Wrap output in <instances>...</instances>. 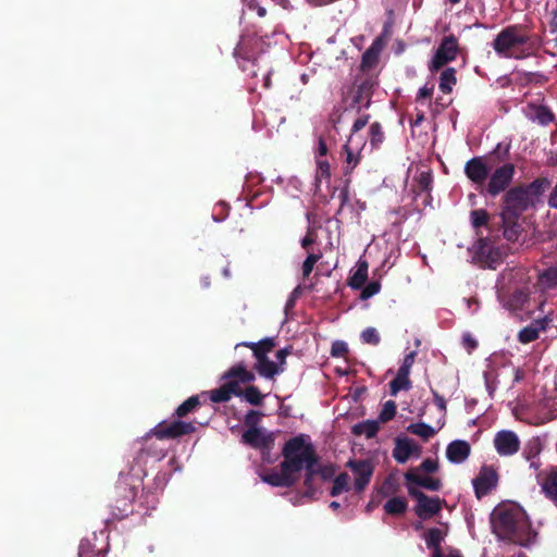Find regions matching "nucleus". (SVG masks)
I'll use <instances>...</instances> for the list:
<instances>
[{"mask_svg":"<svg viewBox=\"0 0 557 557\" xmlns=\"http://www.w3.org/2000/svg\"><path fill=\"white\" fill-rule=\"evenodd\" d=\"M282 455L284 460L280 468L262 474V482L272 486L288 487L299 479L301 470L313 472L317 456L308 435L299 434L288 440L282 448Z\"/></svg>","mask_w":557,"mask_h":557,"instance_id":"nucleus-1","label":"nucleus"},{"mask_svg":"<svg viewBox=\"0 0 557 557\" xmlns=\"http://www.w3.org/2000/svg\"><path fill=\"white\" fill-rule=\"evenodd\" d=\"M491 524L498 540L524 547L532 545L537 535L527 512L516 504H502L495 507L491 513Z\"/></svg>","mask_w":557,"mask_h":557,"instance_id":"nucleus-2","label":"nucleus"},{"mask_svg":"<svg viewBox=\"0 0 557 557\" xmlns=\"http://www.w3.org/2000/svg\"><path fill=\"white\" fill-rule=\"evenodd\" d=\"M498 298L504 307L511 310H521L530 296L529 277L522 270L510 271L502 275Z\"/></svg>","mask_w":557,"mask_h":557,"instance_id":"nucleus-3","label":"nucleus"},{"mask_svg":"<svg viewBox=\"0 0 557 557\" xmlns=\"http://www.w3.org/2000/svg\"><path fill=\"white\" fill-rule=\"evenodd\" d=\"M223 379L226 382L220 388L209 392V397L213 403H225L231 399L232 395L240 396V384L252 382L255 374L240 363L230 369Z\"/></svg>","mask_w":557,"mask_h":557,"instance_id":"nucleus-4","label":"nucleus"},{"mask_svg":"<svg viewBox=\"0 0 557 557\" xmlns=\"http://www.w3.org/2000/svg\"><path fill=\"white\" fill-rule=\"evenodd\" d=\"M274 343L272 339H263L259 344H253V356L256 358L255 368L259 374L267 379H272L283 372V368L276 362L268 359L267 354L272 350Z\"/></svg>","mask_w":557,"mask_h":557,"instance_id":"nucleus-5","label":"nucleus"},{"mask_svg":"<svg viewBox=\"0 0 557 557\" xmlns=\"http://www.w3.org/2000/svg\"><path fill=\"white\" fill-rule=\"evenodd\" d=\"M531 206H534V203L523 187L510 189L505 196L504 221L506 222L509 218H517Z\"/></svg>","mask_w":557,"mask_h":557,"instance_id":"nucleus-6","label":"nucleus"},{"mask_svg":"<svg viewBox=\"0 0 557 557\" xmlns=\"http://www.w3.org/2000/svg\"><path fill=\"white\" fill-rule=\"evenodd\" d=\"M525 41L527 37L520 34L516 27H507L497 35L493 47L500 57L511 58L513 57V50Z\"/></svg>","mask_w":557,"mask_h":557,"instance_id":"nucleus-7","label":"nucleus"},{"mask_svg":"<svg viewBox=\"0 0 557 557\" xmlns=\"http://www.w3.org/2000/svg\"><path fill=\"white\" fill-rule=\"evenodd\" d=\"M458 50L459 47L456 37L453 35L444 37L429 63L430 72L434 73L444 67L447 63L454 61L457 58Z\"/></svg>","mask_w":557,"mask_h":557,"instance_id":"nucleus-8","label":"nucleus"},{"mask_svg":"<svg viewBox=\"0 0 557 557\" xmlns=\"http://www.w3.org/2000/svg\"><path fill=\"white\" fill-rule=\"evenodd\" d=\"M492 170L493 164L482 157L472 158L465 165L467 177L478 186H483L486 183Z\"/></svg>","mask_w":557,"mask_h":557,"instance_id":"nucleus-9","label":"nucleus"},{"mask_svg":"<svg viewBox=\"0 0 557 557\" xmlns=\"http://www.w3.org/2000/svg\"><path fill=\"white\" fill-rule=\"evenodd\" d=\"M515 174V166L511 163H505L496 168L490 175L487 193L496 196L510 184Z\"/></svg>","mask_w":557,"mask_h":557,"instance_id":"nucleus-10","label":"nucleus"},{"mask_svg":"<svg viewBox=\"0 0 557 557\" xmlns=\"http://www.w3.org/2000/svg\"><path fill=\"white\" fill-rule=\"evenodd\" d=\"M242 441L253 448L269 450L274 443V433L262 428L252 426L244 432Z\"/></svg>","mask_w":557,"mask_h":557,"instance_id":"nucleus-11","label":"nucleus"},{"mask_svg":"<svg viewBox=\"0 0 557 557\" xmlns=\"http://www.w3.org/2000/svg\"><path fill=\"white\" fill-rule=\"evenodd\" d=\"M366 147L364 136H349L347 143L344 146L346 153L345 160V172L350 173L360 162V154Z\"/></svg>","mask_w":557,"mask_h":557,"instance_id":"nucleus-12","label":"nucleus"},{"mask_svg":"<svg viewBox=\"0 0 557 557\" xmlns=\"http://www.w3.org/2000/svg\"><path fill=\"white\" fill-rule=\"evenodd\" d=\"M494 446L500 456H511L519 450L520 441L515 432L503 430L496 433Z\"/></svg>","mask_w":557,"mask_h":557,"instance_id":"nucleus-13","label":"nucleus"},{"mask_svg":"<svg viewBox=\"0 0 557 557\" xmlns=\"http://www.w3.org/2000/svg\"><path fill=\"white\" fill-rule=\"evenodd\" d=\"M409 493L417 498L416 512L421 519H428L441 510L438 497H429L421 492L414 491L412 487H409Z\"/></svg>","mask_w":557,"mask_h":557,"instance_id":"nucleus-14","label":"nucleus"},{"mask_svg":"<svg viewBox=\"0 0 557 557\" xmlns=\"http://www.w3.org/2000/svg\"><path fill=\"white\" fill-rule=\"evenodd\" d=\"M195 428L190 422L174 421L170 424L160 423L157 425L152 433L160 440L173 438L184 434L194 432Z\"/></svg>","mask_w":557,"mask_h":557,"instance_id":"nucleus-15","label":"nucleus"},{"mask_svg":"<svg viewBox=\"0 0 557 557\" xmlns=\"http://www.w3.org/2000/svg\"><path fill=\"white\" fill-rule=\"evenodd\" d=\"M348 466L355 475L354 487L356 492L363 491L372 476V466L368 461H349Z\"/></svg>","mask_w":557,"mask_h":557,"instance_id":"nucleus-16","label":"nucleus"},{"mask_svg":"<svg viewBox=\"0 0 557 557\" xmlns=\"http://www.w3.org/2000/svg\"><path fill=\"white\" fill-rule=\"evenodd\" d=\"M497 484V474L491 468H482L473 480L474 491L478 497L487 494Z\"/></svg>","mask_w":557,"mask_h":557,"instance_id":"nucleus-17","label":"nucleus"},{"mask_svg":"<svg viewBox=\"0 0 557 557\" xmlns=\"http://www.w3.org/2000/svg\"><path fill=\"white\" fill-rule=\"evenodd\" d=\"M420 447L410 438H398L393 451L394 458L399 463H405L411 456H420Z\"/></svg>","mask_w":557,"mask_h":557,"instance_id":"nucleus-18","label":"nucleus"},{"mask_svg":"<svg viewBox=\"0 0 557 557\" xmlns=\"http://www.w3.org/2000/svg\"><path fill=\"white\" fill-rule=\"evenodd\" d=\"M407 482L424 487L430 491H437L441 487L438 479L422 474L420 469H411L405 474Z\"/></svg>","mask_w":557,"mask_h":557,"instance_id":"nucleus-19","label":"nucleus"},{"mask_svg":"<svg viewBox=\"0 0 557 557\" xmlns=\"http://www.w3.org/2000/svg\"><path fill=\"white\" fill-rule=\"evenodd\" d=\"M548 324V319L545 317L541 320H535L530 325L522 329L518 334V339L522 344H528L535 341L541 331H544Z\"/></svg>","mask_w":557,"mask_h":557,"instance_id":"nucleus-20","label":"nucleus"},{"mask_svg":"<svg viewBox=\"0 0 557 557\" xmlns=\"http://www.w3.org/2000/svg\"><path fill=\"white\" fill-rule=\"evenodd\" d=\"M470 454V446L465 441H454L446 449V456L449 461L460 463L465 461Z\"/></svg>","mask_w":557,"mask_h":557,"instance_id":"nucleus-21","label":"nucleus"},{"mask_svg":"<svg viewBox=\"0 0 557 557\" xmlns=\"http://www.w3.org/2000/svg\"><path fill=\"white\" fill-rule=\"evenodd\" d=\"M525 114L529 120L543 126L548 125L554 120L553 112L544 106L530 104Z\"/></svg>","mask_w":557,"mask_h":557,"instance_id":"nucleus-22","label":"nucleus"},{"mask_svg":"<svg viewBox=\"0 0 557 557\" xmlns=\"http://www.w3.org/2000/svg\"><path fill=\"white\" fill-rule=\"evenodd\" d=\"M542 492L557 506V471H552L545 476H537Z\"/></svg>","mask_w":557,"mask_h":557,"instance_id":"nucleus-23","label":"nucleus"},{"mask_svg":"<svg viewBox=\"0 0 557 557\" xmlns=\"http://www.w3.org/2000/svg\"><path fill=\"white\" fill-rule=\"evenodd\" d=\"M446 532L440 528H432L424 534V541L428 548L432 549V553L443 552L442 543L444 542Z\"/></svg>","mask_w":557,"mask_h":557,"instance_id":"nucleus-24","label":"nucleus"},{"mask_svg":"<svg viewBox=\"0 0 557 557\" xmlns=\"http://www.w3.org/2000/svg\"><path fill=\"white\" fill-rule=\"evenodd\" d=\"M443 425L444 423H441L440 426L435 429L424 422H419L408 425L407 431L411 434L421 437L424 441H428L429 438L434 436Z\"/></svg>","mask_w":557,"mask_h":557,"instance_id":"nucleus-25","label":"nucleus"},{"mask_svg":"<svg viewBox=\"0 0 557 557\" xmlns=\"http://www.w3.org/2000/svg\"><path fill=\"white\" fill-rule=\"evenodd\" d=\"M381 50L382 45L380 40H374L373 44L367 49V51L362 55V69H371L372 66H374L377 62Z\"/></svg>","mask_w":557,"mask_h":557,"instance_id":"nucleus-26","label":"nucleus"},{"mask_svg":"<svg viewBox=\"0 0 557 557\" xmlns=\"http://www.w3.org/2000/svg\"><path fill=\"white\" fill-rule=\"evenodd\" d=\"M368 278V263L366 261H359L357 268L350 277L349 285L355 288H361Z\"/></svg>","mask_w":557,"mask_h":557,"instance_id":"nucleus-27","label":"nucleus"},{"mask_svg":"<svg viewBox=\"0 0 557 557\" xmlns=\"http://www.w3.org/2000/svg\"><path fill=\"white\" fill-rule=\"evenodd\" d=\"M557 285V268H549L543 271L537 278L539 288L544 292Z\"/></svg>","mask_w":557,"mask_h":557,"instance_id":"nucleus-28","label":"nucleus"},{"mask_svg":"<svg viewBox=\"0 0 557 557\" xmlns=\"http://www.w3.org/2000/svg\"><path fill=\"white\" fill-rule=\"evenodd\" d=\"M380 422L377 420H367L356 424L352 432L356 435H363L367 438L373 437L379 431Z\"/></svg>","mask_w":557,"mask_h":557,"instance_id":"nucleus-29","label":"nucleus"},{"mask_svg":"<svg viewBox=\"0 0 557 557\" xmlns=\"http://www.w3.org/2000/svg\"><path fill=\"white\" fill-rule=\"evenodd\" d=\"M456 71L454 67L445 69L440 78V89L444 94H449L453 90V87L456 85Z\"/></svg>","mask_w":557,"mask_h":557,"instance_id":"nucleus-30","label":"nucleus"},{"mask_svg":"<svg viewBox=\"0 0 557 557\" xmlns=\"http://www.w3.org/2000/svg\"><path fill=\"white\" fill-rule=\"evenodd\" d=\"M548 186L549 182L547 180H536L523 188L528 191L531 200L535 205Z\"/></svg>","mask_w":557,"mask_h":557,"instance_id":"nucleus-31","label":"nucleus"},{"mask_svg":"<svg viewBox=\"0 0 557 557\" xmlns=\"http://www.w3.org/2000/svg\"><path fill=\"white\" fill-rule=\"evenodd\" d=\"M391 394L396 396L400 391H408L411 387L409 375L397 372L396 377L391 382Z\"/></svg>","mask_w":557,"mask_h":557,"instance_id":"nucleus-32","label":"nucleus"},{"mask_svg":"<svg viewBox=\"0 0 557 557\" xmlns=\"http://www.w3.org/2000/svg\"><path fill=\"white\" fill-rule=\"evenodd\" d=\"M407 509V502L404 497H393L384 505V510L388 515H400Z\"/></svg>","mask_w":557,"mask_h":557,"instance_id":"nucleus-33","label":"nucleus"},{"mask_svg":"<svg viewBox=\"0 0 557 557\" xmlns=\"http://www.w3.org/2000/svg\"><path fill=\"white\" fill-rule=\"evenodd\" d=\"M350 486V476L347 473H341L333 482L331 491L332 496H337L344 492H347Z\"/></svg>","mask_w":557,"mask_h":557,"instance_id":"nucleus-34","label":"nucleus"},{"mask_svg":"<svg viewBox=\"0 0 557 557\" xmlns=\"http://www.w3.org/2000/svg\"><path fill=\"white\" fill-rule=\"evenodd\" d=\"M396 409H397L396 403L393 400H387L383 405V408L377 417V421L380 423H385V422L392 420L396 414Z\"/></svg>","mask_w":557,"mask_h":557,"instance_id":"nucleus-35","label":"nucleus"},{"mask_svg":"<svg viewBox=\"0 0 557 557\" xmlns=\"http://www.w3.org/2000/svg\"><path fill=\"white\" fill-rule=\"evenodd\" d=\"M249 404L260 405L263 396L256 386H248L242 395Z\"/></svg>","mask_w":557,"mask_h":557,"instance_id":"nucleus-36","label":"nucleus"},{"mask_svg":"<svg viewBox=\"0 0 557 557\" xmlns=\"http://www.w3.org/2000/svg\"><path fill=\"white\" fill-rule=\"evenodd\" d=\"M199 405L198 396H191L187 400H185L182 405L176 409V414L178 417H184L191 410H194Z\"/></svg>","mask_w":557,"mask_h":557,"instance_id":"nucleus-37","label":"nucleus"},{"mask_svg":"<svg viewBox=\"0 0 557 557\" xmlns=\"http://www.w3.org/2000/svg\"><path fill=\"white\" fill-rule=\"evenodd\" d=\"M369 133H370V137H371L370 138L371 146L374 148L379 147L383 143V139H384V134L382 132L380 124H377V123L371 124Z\"/></svg>","mask_w":557,"mask_h":557,"instance_id":"nucleus-38","label":"nucleus"},{"mask_svg":"<svg viewBox=\"0 0 557 557\" xmlns=\"http://www.w3.org/2000/svg\"><path fill=\"white\" fill-rule=\"evenodd\" d=\"M317 162V177L319 180L322 178H330L331 176V170H330V163L326 158H318L315 159Z\"/></svg>","mask_w":557,"mask_h":557,"instance_id":"nucleus-39","label":"nucleus"},{"mask_svg":"<svg viewBox=\"0 0 557 557\" xmlns=\"http://www.w3.org/2000/svg\"><path fill=\"white\" fill-rule=\"evenodd\" d=\"M78 557H96L95 545L91 540H82L78 548Z\"/></svg>","mask_w":557,"mask_h":557,"instance_id":"nucleus-40","label":"nucleus"},{"mask_svg":"<svg viewBox=\"0 0 557 557\" xmlns=\"http://www.w3.org/2000/svg\"><path fill=\"white\" fill-rule=\"evenodd\" d=\"M321 255L309 253L302 263V276L308 277L312 272L314 264L320 260Z\"/></svg>","mask_w":557,"mask_h":557,"instance_id":"nucleus-41","label":"nucleus"},{"mask_svg":"<svg viewBox=\"0 0 557 557\" xmlns=\"http://www.w3.org/2000/svg\"><path fill=\"white\" fill-rule=\"evenodd\" d=\"M361 339L366 344L377 345L380 343V335L374 327H367L361 333Z\"/></svg>","mask_w":557,"mask_h":557,"instance_id":"nucleus-42","label":"nucleus"},{"mask_svg":"<svg viewBox=\"0 0 557 557\" xmlns=\"http://www.w3.org/2000/svg\"><path fill=\"white\" fill-rule=\"evenodd\" d=\"M487 216L488 215L485 210H473L470 214L471 224L473 225V227H480L487 222Z\"/></svg>","mask_w":557,"mask_h":557,"instance_id":"nucleus-43","label":"nucleus"},{"mask_svg":"<svg viewBox=\"0 0 557 557\" xmlns=\"http://www.w3.org/2000/svg\"><path fill=\"white\" fill-rule=\"evenodd\" d=\"M416 355H417L416 351H411L408 355H406L405 358H404L403 364L398 369V372H400L403 374H406V375H409L411 367H412V364L414 362V359H416Z\"/></svg>","mask_w":557,"mask_h":557,"instance_id":"nucleus-44","label":"nucleus"},{"mask_svg":"<svg viewBox=\"0 0 557 557\" xmlns=\"http://www.w3.org/2000/svg\"><path fill=\"white\" fill-rule=\"evenodd\" d=\"M381 289V285L379 282H370L369 284H367L362 292H361V298L362 299H368L374 295H376Z\"/></svg>","mask_w":557,"mask_h":557,"instance_id":"nucleus-45","label":"nucleus"},{"mask_svg":"<svg viewBox=\"0 0 557 557\" xmlns=\"http://www.w3.org/2000/svg\"><path fill=\"white\" fill-rule=\"evenodd\" d=\"M348 351V346L343 341H336L332 344L331 355L333 357H343Z\"/></svg>","mask_w":557,"mask_h":557,"instance_id":"nucleus-46","label":"nucleus"},{"mask_svg":"<svg viewBox=\"0 0 557 557\" xmlns=\"http://www.w3.org/2000/svg\"><path fill=\"white\" fill-rule=\"evenodd\" d=\"M368 124V116H362V117H359L358 120L355 121L354 125H352V129H351V134L350 136H362L361 134H359V132L364 128V126Z\"/></svg>","mask_w":557,"mask_h":557,"instance_id":"nucleus-47","label":"nucleus"},{"mask_svg":"<svg viewBox=\"0 0 557 557\" xmlns=\"http://www.w3.org/2000/svg\"><path fill=\"white\" fill-rule=\"evenodd\" d=\"M431 557H461L457 549L446 547L443 552L432 553Z\"/></svg>","mask_w":557,"mask_h":557,"instance_id":"nucleus-48","label":"nucleus"},{"mask_svg":"<svg viewBox=\"0 0 557 557\" xmlns=\"http://www.w3.org/2000/svg\"><path fill=\"white\" fill-rule=\"evenodd\" d=\"M420 470H423L425 473H432L437 470V462L433 459H425L420 468Z\"/></svg>","mask_w":557,"mask_h":557,"instance_id":"nucleus-49","label":"nucleus"},{"mask_svg":"<svg viewBox=\"0 0 557 557\" xmlns=\"http://www.w3.org/2000/svg\"><path fill=\"white\" fill-rule=\"evenodd\" d=\"M327 147L325 141L322 138H319L318 147L315 150V159L318 158H326Z\"/></svg>","mask_w":557,"mask_h":557,"instance_id":"nucleus-50","label":"nucleus"},{"mask_svg":"<svg viewBox=\"0 0 557 557\" xmlns=\"http://www.w3.org/2000/svg\"><path fill=\"white\" fill-rule=\"evenodd\" d=\"M247 8L249 10H256L257 11V14L260 16V17H263L265 16L267 14V10L265 8L259 5L255 0H249L247 2Z\"/></svg>","mask_w":557,"mask_h":557,"instance_id":"nucleus-51","label":"nucleus"},{"mask_svg":"<svg viewBox=\"0 0 557 557\" xmlns=\"http://www.w3.org/2000/svg\"><path fill=\"white\" fill-rule=\"evenodd\" d=\"M462 343H463V346L469 351L473 350L478 345L476 341L468 333L462 336Z\"/></svg>","mask_w":557,"mask_h":557,"instance_id":"nucleus-52","label":"nucleus"},{"mask_svg":"<svg viewBox=\"0 0 557 557\" xmlns=\"http://www.w3.org/2000/svg\"><path fill=\"white\" fill-rule=\"evenodd\" d=\"M517 225L513 224L511 226H508V227H505L504 230V236L508 239V240H515L517 238Z\"/></svg>","mask_w":557,"mask_h":557,"instance_id":"nucleus-53","label":"nucleus"},{"mask_svg":"<svg viewBox=\"0 0 557 557\" xmlns=\"http://www.w3.org/2000/svg\"><path fill=\"white\" fill-rule=\"evenodd\" d=\"M287 355H288V350L286 348L280 349L275 354V358H276L275 362L277 363V366H281L283 369H284L285 359H286Z\"/></svg>","mask_w":557,"mask_h":557,"instance_id":"nucleus-54","label":"nucleus"},{"mask_svg":"<svg viewBox=\"0 0 557 557\" xmlns=\"http://www.w3.org/2000/svg\"><path fill=\"white\" fill-rule=\"evenodd\" d=\"M432 87H428L426 85L421 87L418 92V100L430 98L432 96Z\"/></svg>","mask_w":557,"mask_h":557,"instance_id":"nucleus-55","label":"nucleus"},{"mask_svg":"<svg viewBox=\"0 0 557 557\" xmlns=\"http://www.w3.org/2000/svg\"><path fill=\"white\" fill-rule=\"evenodd\" d=\"M548 203L550 207L557 208V183L549 196Z\"/></svg>","mask_w":557,"mask_h":557,"instance_id":"nucleus-56","label":"nucleus"},{"mask_svg":"<svg viewBox=\"0 0 557 557\" xmlns=\"http://www.w3.org/2000/svg\"><path fill=\"white\" fill-rule=\"evenodd\" d=\"M314 243V237L309 232L302 239H301V246L304 248H308L311 244Z\"/></svg>","mask_w":557,"mask_h":557,"instance_id":"nucleus-57","label":"nucleus"},{"mask_svg":"<svg viewBox=\"0 0 557 557\" xmlns=\"http://www.w3.org/2000/svg\"><path fill=\"white\" fill-rule=\"evenodd\" d=\"M435 403L437 405V407L440 408L441 411H445L446 410V403H445V399L443 397H440V396H436L435 397Z\"/></svg>","mask_w":557,"mask_h":557,"instance_id":"nucleus-58","label":"nucleus"},{"mask_svg":"<svg viewBox=\"0 0 557 557\" xmlns=\"http://www.w3.org/2000/svg\"><path fill=\"white\" fill-rule=\"evenodd\" d=\"M513 374H515V382H520L523 379V372L519 368H513Z\"/></svg>","mask_w":557,"mask_h":557,"instance_id":"nucleus-59","label":"nucleus"},{"mask_svg":"<svg viewBox=\"0 0 557 557\" xmlns=\"http://www.w3.org/2000/svg\"><path fill=\"white\" fill-rule=\"evenodd\" d=\"M430 182H431V177H430L429 174H422L421 175V183H422L424 188L429 187Z\"/></svg>","mask_w":557,"mask_h":557,"instance_id":"nucleus-60","label":"nucleus"},{"mask_svg":"<svg viewBox=\"0 0 557 557\" xmlns=\"http://www.w3.org/2000/svg\"><path fill=\"white\" fill-rule=\"evenodd\" d=\"M258 417H259V413H258V412H256V411H252V410H251V411H249V412L247 413L246 421H247L248 423H250V422H252V421H253V419H255V418L257 419Z\"/></svg>","mask_w":557,"mask_h":557,"instance_id":"nucleus-61","label":"nucleus"},{"mask_svg":"<svg viewBox=\"0 0 557 557\" xmlns=\"http://www.w3.org/2000/svg\"><path fill=\"white\" fill-rule=\"evenodd\" d=\"M264 87L265 88H269L270 86V73H268L265 76H264V83H263Z\"/></svg>","mask_w":557,"mask_h":557,"instance_id":"nucleus-62","label":"nucleus"},{"mask_svg":"<svg viewBox=\"0 0 557 557\" xmlns=\"http://www.w3.org/2000/svg\"><path fill=\"white\" fill-rule=\"evenodd\" d=\"M330 507H331V508H333V509H338V508H339V503H337V502H332V503L330 504Z\"/></svg>","mask_w":557,"mask_h":557,"instance_id":"nucleus-63","label":"nucleus"},{"mask_svg":"<svg viewBox=\"0 0 557 557\" xmlns=\"http://www.w3.org/2000/svg\"><path fill=\"white\" fill-rule=\"evenodd\" d=\"M223 275H224L225 277H230V276H231V273H230L228 268H225V269L223 270Z\"/></svg>","mask_w":557,"mask_h":557,"instance_id":"nucleus-64","label":"nucleus"}]
</instances>
